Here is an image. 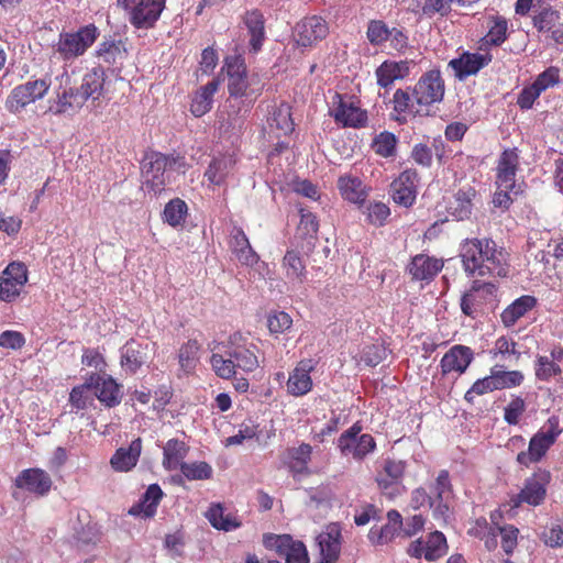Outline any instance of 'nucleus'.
Listing matches in <instances>:
<instances>
[{
    "label": "nucleus",
    "instance_id": "f257e3e1",
    "mask_svg": "<svg viewBox=\"0 0 563 563\" xmlns=\"http://www.w3.org/2000/svg\"><path fill=\"white\" fill-rule=\"evenodd\" d=\"M460 256L470 277L507 275V253L490 239H466L461 245Z\"/></svg>",
    "mask_w": 563,
    "mask_h": 563
},
{
    "label": "nucleus",
    "instance_id": "f03ea898",
    "mask_svg": "<svg viewBox=\"0 0 563 563\" xmlns=\"http://www.w3.org/2000/svg\"><path fill=\"white\" fill-rule=\"evenodd\" d=\"M185 166L184 158L179 156H168L158 152L146 154L142 164L145 190L154 196L162 194L173 181L174 174L185 173Z\"/></svg>",
    "mask_w": 563,
    "mask_h": 563
},
{
    "label": "nucleus",
    "instance_id": "7ed1b4c3",
    "mask_svg": "<svg viewBox=\"0 0 563 563\" xmlns=\"http://www.w3.org/2000/svg\"><path fill=\"white\" fill-rule=\"evenodd\" d=\"M228 76V92L231 98L244 99L250 108L262 93L264 84L255 73H249L245 59L241 55L225 57L224 67Z\"/></svg>",
    "mask_w": 563,
    "mask_h": 563
},
{
    "label": "nucleus",
    "instance_id": "20e7f679",
    "mask_svg": "<svg viewBox=\"0 0 563 563\" xmlns=\"http://www.w3.org/2000/svg\"><path fill=\"white\" fill-rule=\"evenodd\" d=\"M98 31L93 24L84 26L77 32H63L53 44V55L69 62L84 55L97 40Z\"/></svg>",
    "mask_w": 563,
    "mask_h": 563
},
{
    "label": "nucleus",
    "instance_id": "39448f33",
    "mask_svg": "<svg viewBox=\"0 0 563 563\" xmlns=\"http://www.w3.org/2000/svg\"><path fill=\"white\" fill-rule=\"evenodd\" d=\"M563 429L560 427L558 417H550L540 430L530 439L528 451L520 452L517 461L521 465L528 466L531 463L539 462L555 443Z\"/></svg>",
    "mask_w": 563,
    "mask_h": 563
},
{
    "label": "nucleus",
    "instance_id": "423d86ee",
    "mask_svg": "<svg viewBox=\"0 0 563 563\" xmlns=\"http://www.w3.org/2000/svg\"><path fill=\"white\" fill-rule=\"evenodd\" d=\"M51 87L49 78L30 79L15 86L5 99V108L13 114H19L27 106L42 100Z\"/></svg>",
    "mask_w": 563,
    "mask_h": 563
},
{
    "label": "nucleus",
    "instance_id": "0eeeda50",
    "mask_svg": "<svg viewBox=\"0 0 563 563\" xmlns=\"http://www.w3.org/2000/svg\"><path fill=\"white\" fill-rule=\"evenodd\" d=\"M551 481V474L547 470H538L523 482L519 493L509 498L510 508H519L522 505L538 507L542 505L547 497L548 485Z\"/></svg>",
    "mask_w": 563,
    "mask_h": 563
},
{
    "label": "nucleus",
    "instance_id": "6e6552de",
    "mask_svg": "<svg viewBox=\"0 0 563 563\" xmlns=\"http://www.w3.org/2000/svg\"><path fill=\"white\" fill-rule=\"evenodd\" d=\"M338 448L343 456L361 462L376 450V441L373 435L362 433V426L356 422L341 433Z\"/></svg>",
    "mask_w": 563,
    "mask_h": 563
},
{
    "label": "nucleus",
    "instance_id": "1a4fd4ad",
    "mask_svg": "<svg viewBox=\"0 0 563 563\" xmlns=\"http://www.w3.org/2000/svg\"><path fill=\"white\" fill-rule=\"evenodd\" d=\"M129 22L135 29L148 30L154 27L166 8V0H135L129 3Z\"/></svg>",
    "mask_w": 563,
    "mask_h": 563
},
{
    "label": "nucleus",
    "instance_id": "9d476101",
    "mask_svg": "<svg viewBox=\"0 0 563 563\" xmlns=\"http://www.w3.org/2000/svg\"><path fill=\"white\" fill-rule=\"evenodd\" d=\"M57 79L60 85L55 91V98L48 101L47 112L54 115L71 114L84 106V101L78 100L79 92L70 86V76L66 69Z\"/></svg>",
    "mask_w": 563,
    "mask_h": 563
},
{
    "label": "nucleus",
    "instance_id": "9b49d317",
    "mask_svg": "<svg viewBox=\"0 0 563 563\" xmlns=\"http://www.w3.org/2000/svg\"><path fill=\"white\" fill-rule=\"evenodd\" d=\"M444 96V80L438 69L424 73L415 85L413 97L418 106L428 111V107L442 101Z\"/></svg>",
    "mask_w": 563,
    "mask_h": 563
},
{
    "label": "nucleus",
    "instance_id": "f8f14e48",
    "mask_svg": "<svg viewBox=\"0 0 563 563\" xmlns=\"http://www.w3.org/2000/svg\"><path fill=\"white\" fill-rule=\"evenodd\" d=\"M27 283V268L21 262L10 263L0 275V300L14 301Z\"/></svg>",
    "mask_w": 563,
    "mask_h": 563
},
{
    "label": "nucleus",
    "instance_id": "ddd939ff",
    "mask_svg": "<svg viewBox=\"0 0 563 563\" xmlns=\"http://www.w3.org/2000/svg\"><path fill=\"white\" fill-rule=\"evenodd\" d=\"M330 115L334 118L336 123L350 128H362L367 121L366 111L361 109L358 102L341 95H335L333 98Z\"/></svg>",
    "mask_w": 563,
    "mask_h": 563
},
{
    "label": "nucleus",
    "instance_id": "4468645a",
    "mask_svg": "<svg viewBox=\"0 0 563 563\" xmlns=\"http://www.w3.org/2000/svg\"><path fill=\"white\" fill-rule=\"evenodd\" d=\"M264 545L274 549L279 556L285 559V563H309L306 545L288 534L266 536Z\"/></svg>",
    "mask_w": 563,
    "mask_h": 563
},
{
    "label": "nucleus",
    "instance_id": "2eb2a0df",
    "mask_svg": "<svg viewBox=\"0 0 563 563\" xmlns=\"http://www.w3.org/2000/svg\"><path fill=\"white\" fill-rule=\"evenodd\" d=\"M241 334L231 335L228 346H222L223 352L227 356L233 357L236 372L252 373L260 366V361L255 354L256 346L241 343Z\"/></svg>",
    "mask_w": 563,
    "mask_h": 563
},
{
    "label": "nucleus",
    "instance_id": "dca6fc26",
    "mask_svg": "<svg viewBox=\"0 0 563 563\" xmlns=\"http://www.w3.org/2000/svg\"><path fill=\"white\" fill-rule=\"evenodd\" d=\"M405 470L404 461L385 460L383 470L376 476V482L380 492L388 498L393 499L401 494Z\"/></svg>",
    "mask_w": 563,
    "mask_h": 563
},
{
    "label": "nucleus",
    "instance_id": "f3484780",
    "mask_svg": "<svg viewBox=\"0 0 563 563\" xmlns=\"http://www.w3.org/2000/svg\"><path fill=\"white\" fill-rule=\"evenodd\" d=\"M329 32L324 19L318 15L305 18L297 23L294 37L298 46L307 48L323 40Z\"/></svg>",
    "mask_w": 563,
    "mask_h": 563
},
{
    "label": "nucleus",
    "instance_id": "a211bd4d",
    "mask_svg": "<svg viewBox=\"0 0 563 563\" xmlns=\"http://www.w3.org/2000/svg\"><path fill=\"white\" fill-rule=\"evenodd\" d=\"M14 485L36 497H44L51 492L53 481L46 471L33 467L20 472L14 479Z\"/></svg>",
    "mask_w": 563,
    "mask_h": 563
},
{
    "label": "nucleus",
    "instance_id": "6ab92c4d",
    "mask_svg": "<svg viewBox=\"0 0 563 563\" xmlns=\"http://www.w3.org/2000/svg\"><path fill=\"white\" fill-rule=\"evenodd\" d=\"M448 551L446 539L440 531L431 532L427 540L418 539L408 548V554L412 558H424L427 561H435Z\"/></svg>",
    "mask_w": 563,
    "mask_h": 563
},
{
    "label": "nucleus",
    "instance_id": "aec40b11",
    "mask_svg": "<svg viewBox=\"0 0 563 563\" xmlns=\"http://www.w3.org/2000/svg\"><path fill=\"white\" fill-rule=\"evenodd\" d=\"M154 344L147 341H128L121 349V366L126 373L134 374L151 357Z\"/></svg>",
    "mask_w": 563,
    "mask_h": 563
},
{
    "label": "nucleus",
    "instance_id": "412c9836",
    "mask_svg": "<svg viewBox=\"0 0 563 563\" xmlns=\"http://www.w3.org/2000/svg\"><path fill=\"white\" fill-rule=\"evenodd\" d=\"M418 183L417 170H404L391 184L393 200L399 206L411 207L416 201Z\"/></svg>",
    "mask_w": 563,
    "mask_h": 563
},
{
    "label": "nucleus",
    "instance_id": "4be33fe9",
    "mask_svg": "<svg viewBox=\"0 0 563 563\" xmlns=\"http://www.w3.org/2000/svg\"><path fill=\"white\" fill-rule=\"evenodd\" d=\"M294 129L290 106L286 102L272 106L264 131L269 136L280 137L290 134Z\"/></svg>",
    "mask_w": 563,
    "mask_h": 563
},
{
    "label": "nucleus",
    "instance_id": "5701e85b",
    "mask_svg": "<svg viewBox=\"0 0 563 563\" xmlns=\"http://www.w3.org/2000/svg\"><path fill=\"white\" fill-rule=\"evenodd\" d=\"M320 560L317 563H334L341 552V528L338 523H330L317 537Z\"/></svg>",
    "mask_w": 563,
    "mask_h": 563
},
{
    "label": "nucleus",
    "instance_id": "b1692460",
    "mask_svg": "<svg viewBox=\"0 0 563 563\" xmlns=\"http://www.w3.org/2000/svg\"><path fill=\"white\" fill-rule=\"evenodd\" d=\"M533 24L540 32H551V37L563 44V21L559 10L551 5H540L533 16Z\"/></svg>",
    "mask_w": 563,
    "mask_h": 563
},
{
    "label": "nucleus",
    "instance_id": "393cba45",
    "mask_svg": "<svg viewBox=\"0 0 563 563\" xmlns=\"http://www.w3.org/2000/svg\"><path fill=\"white\" fill-rule=\"evenodd\" d=\"M88 385L96 397L107 407H114L121 401V386L107 375L95 374L88 378Z\"/></svg>",
    "mask_w": 563,
    "mask_h": 563
},
{
    "label": "nucleus",
    "instance_id": "a878e982",
    "mask_svg": "<svg viewBox=\"0 0 563 563\" xmlns=\"http://www.w3.org/2000/svg\"><path fill=\"white\" fill-rule=\"evenodd\" d=\"M106 71L101 66H96L85 73L80 87L77 88L78 100L84 103L91 99L99 100L104 95Z\"/></svg>",
    "mask_w": 563,
    "mask_h": 563
},
{
    "label": "nucleus",
    "instance_id": "bb28decb",
    "mask_svg": "<svg viewBox=\"0 0 563 563\" xmlns=\"http://www.w3.org/2000/svg\"><path fill=\"white\" fill-rule=\"evenodd\" d=\"M473 360L474 352L471 347L461 344L453 345L441 358V372L443 375L453 372L461 375L465 373Z\"/></svg>",
    "mask_w": 563,
    "mask_h": 563
},
{
    "label": "nucleus",
    "instance_id": "cd10ccee",
    "mask_svg": "<svg viewBox=\"0 0 563 563\" xmlns=\"http://www.w3.org/2000/svg\"><path fill=\"white\" fill-rule=\"evenodd\" d=\"M519 153L516 147L505 150L498 159L496 185L504 188L520 187L516 184Z\"/></svg>",
    "mask_w": 563,
    "mask_h": 563
},
{
    "label": "nucleus",
    "instance_id": "c85d7f7f",
    "mask_svg": "<svg viewBox=\"0 0 563 563\" xmlns=\"http://www.w3.org/2000/svg\"><path fill=\"white\" fill-rule=\"evenodd\" d=\"M492 60L489 53H463L459 58H454L450 62V66L453 68L455 76L459 79H465L468 76L477 74L482 68L487 66Z\"/></svg>",
    "mask_w": 563,
    "mask_h": 563
},
{
    "label": "nucleus",
    "instance_id": "c756f323",
    "mask_svg": "<svg viewBox=\"0 0 563 563\" xmlns=\"http://www.w3.org/2000/svg\"><path fill=\"white\" fill-rule=\"evenodd\" d=\"M313 366L310 361H301L290 372L287 380V391L295 396L300 397L307 395L312 389V379L310 372Z\"/></svg>",
    "mask_w": 563,
    "mask_h": 563
},
{
    "label": "nucleus",
    "instance_id": "7c9ffc66",
    "mask_svg": "<svg viewBox=\"0 0 563 563\" xmlns=\"http://www.w3.org/2000/svg\"><path fill=\"white\" fill-rule=\"evenodd\" d=\"M163 496L164 493L157 484L150 485L141 500L129 509V514L134 517L153 518Z\"/></svg>",
    "mask_w": 563,
    "mask_h": 563
},
{
    "label": "nucleus",
    "instance_id": "2f4dec72",
    "mask_svg": "<svg viewBox=\"0 0 563 563\" xmlns=\"http://www.w3.org/2000/svg\"><path fill=\"white\" fill-rule=\"evenodd\" d=\"M408 75L409 64L406 60H386L375 70L377 85L382 88H389L396 80L404 79Z\"/></svg>",
    "mask_w": 563,
    "mask_h": 563
},
{
    "label": "nucleus",
    "instance_id": "473e14b6",
    "mask_svg": "<svg viewBox=\"0 0 563 563\" xmlns=\"http://www.w3.org/2000/svg\"><path fill=\"white\" fill-rule=\"evenodd\" d=\"M402 516L399 511L391 509L387 512V523L380 528H372L369 540L374 543L385 544L394 540L401 533Z\"/></svg>",
    "mask_w": 563,
    "mask_h": 563
},
{
    "label": "nucleus",
    "instance_id": "72a5a7b5",
    "mask_svg": "<svg viewBox=\"0 0 563 563\" xmlns=\"http://www.w3.org/2000/svg\"><path fill=\"white\" fill-rule=\"evenodd\" d=\"M476 195V190L471 186L461 188L449 201L448 213L459 221L468 219Z\"/></svg>",
    "mask_w": 563,
    "mask_h": 563
},
{
    "label": "nucleus",
    "instance_id": "f704fd0d",
    "mask_svg": "<svg viewBox=\"0 0 563 563\" xmlns=\"http://www.w3.org/2000/svg\"><path fill=\"white\" fill-rule=\"evenodd\" d=\"M442 261L424 254H418L411 260L408 271L412 279L430 280L442 269Z\"/></svg>",
    "mask_w": 563,
    "mask_h": 563
},
{
    "label": "nucleus",
    "instance_id": "c9c22d12",
    "mask_svg": "<svg viewBox=\"0 0 563 563\" xmlns=\"http://www.w3.org/2000/svg\"><path fill=\"white\" fill-rule=\"evenodd\" d=\"M220 81L218 79H212L194 92L190 103V112L196 118H200L211 110L213 97L218 91Z\"/></svg>",
    "mask_w": 563,
    "mask_h": 563
},
{
    "label": "nucleus",
    "instance_id": "e433bc0d",
    "mask_svg": "<svg viewBox=\"0 0 563 563\" xmlns=\"http://www.w3.org/2000/svg\"><path fill=\"white\" fill-rule=\"evenodd\" d=\"M338 188L342 198L351 203L361 205L368 196L366 186L356 176H341L338 179Z\"/></svg>",
    "mask_w": 563,
    "mask_h": 563
},
{
    "label": "nucleus",
    "instance_id": "4c0bfd02",
    "mask_svg": "<svg viewBox=\"0 0 563 563\" xmlns=\"http://www.w3.org/2000/svg\"><path fill=\"white\" fill-rule=\"evenodd\" d=\"M141 451L142 441L137 438L128 448L118 449L111 457L110 464L118 472H128L136 465Z\"/></svg>",
    "mask_w": 563,
    "mask_h": 563
},
{
    "label": "nucleus",
    "instance_id": "58836bf2",
    "mask_svg": "<svg viewBox=\"0 0 563 563\" xmlns=\"http://www.w3.org/2000/svg\"><path fill=\"white\" fill-rule=\"evenodd\" d=\"M393 104L396 120L400 122L406 121L409 115L426 113V109L417 104L413 95L411 96L408 90L397 89L393 96Z\"/></svg>",
    "mask_w": 563,
    "mask_h": 563
},
{
    "label": "nucleus",
    "instance_id": "ea45409f",
    "mask_svg": "<svg viewBox=\"0 0 563 563\" xmlns=\"http://www.w3.org/2000/svg\"><path fill=\"white\" fill-rule=\"evenodd\" d=\"M244 24L250 35V45L254 53H257L263 45L265 38V20L262 12L252 10L245 13Z\"/></svg>",
    "mask_w": 563,
    "mask_h": 563
},
{
    "label": "nucleus",
    "instance_id": "a19ab883",
    "mask_svg": "<svg viewBox=\"0 0 563 563\" xmlns=\"http://www.w3.org/2000/svg\"><path fill=\"white\" fill-rule=\"evenodd\" d=\"M537 305V299L533 296L525 295L517 298L510 303L500 314L501 322L505 327L510 328L522 318L528 311L533 309Z\"/></svg>",
    "mask_w": 563,
    "mask_h": 563
},
{
    "label": "nucleus",
    "instance_id": "79ce46f5",
    "mask_svg": "<svg viewBox=\"0 0 563 563\" xmlns=\"http://www.w3.org/2000/svg\"><path fill=\"white\" fill-rule=\"evenodd\" d=\"M210 525L225 532L233 531L241 527V521L231 512H225L221 504H212L206 512Z\"/></svg>",
    "mask_w": 563,
    "mask_h": 563
},
{
    "label": "nucleus",
    "instance_id": "37998d69",
    "mask_svg": "<svg viewBox=\"0 0 563 563\" xmlns=\"http://www.w3.org/2000/svg\"><path fill=\"white\" fill-rule=\"evenodd\" d=\"M311 454L312 446L308 443H301L297 448H290L287 450L285 463L291 473L303 474L308 471Z\"/></svg>",
    "mask_w": 563,
    "mask_h": 563
},
{
    "label": "nucleus",
    "instance_id": "c03bdc74",
    "mask_svg": "<svg viewBox=\"0 0 563 563\" xmlns=\"http://www.w3.org/2000/svg\"><path fill=\"white\" fill-rule=\"evenodd\" d=\"M188 453V446L184 441L170 439L163 448V465L167 471H175L180 467Z\"/></svg>",
    "mask_w": 563,
    "mask_h": 563
},
{
    "label": "nucleus",
    "instance_id": "a18cd8bd",
    "mask_svg": "<svg viewBox=\"0 0 563 563\" xmlns=\"http://www.w3.org/2000/svg\"><path fill=\"white\" fill-rule=\"evenodd\" d=\"M501 519V512L495 510L490 514V521L495 526V534L500 536L501 548L505 553L510 554L514 552L518 544L519 530L512 525L500 526L499 520Z\"/></svg>",
    "mask_w": 563,
    "mask_h": 563
},
{
    "label": "nucleus",
    "instance_id": "49530a36",
    "mask_svg": "<svg viewBox=\"0 0 563 563\" xmlns=\"http://www.w3.org/2000/svg\"><path fill=\"white\" fill-rule=\"evenodd\" d=\"M234 164L235 161L230 154L214 157L209 164L205 176L211 184L221 185L233 169Z\"/></svg>",
    "mask_w": 563,
    "mask_h": 563
},
{
    "label": "nucleus",
    "instance_id": "de8ad7c7",
    "mask_svg": "<svg viewBox=\"0 0 563 563\" xmlns=\"http://www.w3.org/2000/svg\"><path fill=\"white\" fill-rule=\"evenodd\" d=\"M482 289L492 294L495 289V286L492 283L474 280L471 289L466 291L461 299V310L465 316L473 318L475 317L481 306V302L478 300V292Z\"/></svg>",
    "mask_w": 563,
    "mask_h": 563
},
{
    "label": "nucleus",
    "instance_id": "09e8293b",
    "mask_svg": "<svg viewBox=\"0 0 563 563\" xmlns=\"http://www.w3.org/2000/svg\"><path fill=\"white\" fill-rule=\"evenodd\" d=\"M98 57L109 65H121L128 52L122 41H106L97 49Z\"/></svg>",
    "mask_w": 563,
    "mask_h": 563
},
{
    "label": "nucleus",
    "instance_id": "8fccbe9b",
    "mask_svg": "<svg viewBox=\"0 0 563 563\" xmlns=\"http://www.w3.org/2000/svg\"><path fill=\"white\" fill-rule=\"evenodd\" d=\"M282 267L285 272V276L291 282L302 283L306 278V264L295 250H288L286 252Z\"/></svg>",
    "mask_w": 563,
    "mask_h": 563
},
{
    "label": "nucleus",
    "instance_id": "3c124183",
    "mask_svg": "<svg viewBox=\"0 0 563 563\" xmlns=\"http://www.w3.org/2000/svg\"><path fill=\"white\" fill-rule=\"evenodd\" d=\"M490 369L494 375L497 390L518 387L525 380L523 373L517 369L504 371L499 365H495Z\"/></svg>",
    "mask_w": 563,
    "mask_h": 563
},
{
    "label": "nucleus",
    "instance_id": "603ef678",
    "mask_svg": "<svg viewBox=\"0 0 563 563\" xmlns=\"http://www.w3.org/2000/svg\"><path fill=\"white\" fill-rule=\"evenodd\" d=\"M188 212L186 202L180 198L172 199L164 208L163 219L173 228L183 225Z\"/></svg>",
    "mask_w": 563,
    "mask_h": 563
},
{
    "label": "nucleus",
    "instance_id": "864d4df0",
    "mask_svg": "<svg viewBox=\"0 0 563 563\" xmlns=\"http://www.w3.org/2000/svg\"><path fill=\"white\" fill-rule=\"evenodd\" d=\"M468 534L485 541V547L488 550H494L497 547V539L495 534V526L489 525L485 518H478L468 529Z\"/></svg>",
    "mask_w": 563,
    "mask_h": 563
},
{
    "label": "nucleus",
    "instance_id": "5fc2aeb1",
    "mask_svg": "<svg viewBox=\"0 0 563 563\" xmlns=\"http://www.w3.org/2000/svg\"><path fill=\"white\" fill-rule=\"evenodd\" d=\"M533 368L536 378L541 382H549L562 373V368L549 355H537Z\"/></svg>",
    "mask_w": 563,
    "mask_h": 563
},
{
    "label": "nucleus",
    "instance_id": "6e6d98bb",
    "mask_svg": "<svg viewBox=\"0 0 563 563\" xmlns=\"http://www.w3.org/2000/svg\"><path fill=\"white\" fill-rule=\"evenodd\" d=\"M216 346L212 347L213 353L210 358L214 373L223 379L232 378L238 374L233 357L224 356L222 353L216 352Z\"/></svg>",
    "mask_w": 563,
    "mask_h": 563
},
{
    "label": "nucleus",
    "instance_id": "4d7b16f0",
    "mask_svg": "<svg viewBox=\"0 0 563 563\" xmlns=\"http://www.w3.org/2000/svg\"><path fill=\"white\" fill-rule=\"evenodd\" d=\"M199 344L196 340H189L187 343H185L178 354V361L180 368L185 373H190L195 369L197 363H198V351H199Z\"/></svg>",
    "mask_w": 563,
    "mask_h": 563
},
{
    "label": "nucleus",
    "instance_id": "13d9d810",
    "mask_svg": "<svg viewBox=\"0 0 563 563\" xmlns=\"http://www.w3.org/2000/svg\"><path fill=\"white\" fill-rule=\"evenodd\" d=\"M507 22L503 18H494L489 22V30L483 37V45H499L506 40Z\"/></svg>",
    "mask_w": 563,
    "mask_h": 563
},
{
    "label": "nucleus",
    "instance_id": "bf43d9fd",
    "mask_svg": "<svg viewBox=\"0 0 563 563\" xmlns=\"http://www.w3.org/2000/svg\"><path fill=\"white\" fill-rule=\"evenodd\" d=\"M183 475L189 481L208 479L212 475L211 466L206 462L183 463L179 467Z\"/></svg>",
    "mask_w": 563,
    "mask_h": 563
},
{
    "label": "nucleus",
    "instance_id": "052dcab7",
    "mask_svg": "<svg viewBox=\"0 0 563 563\" xmlns=\"http://www.w3.org/2000/svg\"><path fill=\"white\" fill-rule=\"evenodd\" d=\"M431 490L434 495L433 499L452 500L453 488L450 481L449 472L442 470L439 472L434 484L431 486Z\"/></svg>",
    "mask_w": 563,
    "mask_h": 563
},
{
    "label": "nucleus",
    "instance_id": "680f3d73",
    "mask_svg": "<svg viewBox=\"0 0 563 563\" xmlns=\"http://www.w3.org/2000/svg\"><path fill=\"white\" fill-rule=\"evenodd\" d=\"M397 139L390 132L379 133L373 141L374 152L383 157H390L395 154Z\"/></svg>",
    "mask_w": 563,
    "mask_h": 563
},
{
    "label": "nucleus",
    "instance_id": "e2e57ef3",
    "mask_svg": "<svg viewBox=\"0 0 563 563\" xmlns=\"http://www.w3.org/2000/svg\"><path fill=\"white\" fill-rule=\"evenodd\" d=\"M497 390L494 375L490 372L489 375L477 379L472 387L465 393V400L473 402L476 396H483L485 394Z\"/></svg>",
    "mask_w": 563,
    "mask_h": 563
},
{
    "label": "nucleus",
    "instance_id": "0e129e2a",
    "mask_svg": "<svg viewBox=\"0 0 563 563\" xmlns=\"http://www.w3.org/2000/svg\"><path fill=\"white\" fill-rule=\"evenodd\" d=\"M390 216V209L387 205L380 201L371 202L366 207V217L371 224L382 227L386 223Z\"/></svg>",
    "mask_w": 563,
    "mask_h": 563
},
{
    "label": "nucleus",
    "instance_id": "69168bd1",
    "mask_svg": "<svg viewBox=\"0 0 563 563\" xmlns=\"http://www.w3.org/2000/svg\"><path fill=\"white\" fill-rule=\"evenodd\" d=\"M388 25L379 20H373L368 23L367 26V40L374 46H380L388 40Z\"/></svg>",
    "mask_w": 563,
    "mask_h": 563
},
{
    "label": "nucleus",
    "instance_id": "338daca9",
    "mask_svg": "<svg viewBox=\"0 0 563 563\" xmlns=\"http://www.w3.org/2000/svg\"><path fill=\"white\" fill-rule=\"evenodd\" d=\"M560 84V73L556 67H549L537 76L532 85L540 93Z\"/></svg>",
    "mask_w": 563,
    "mask_h": 563
},
{
    "label": "nucleus",
    "instance_id": "774afa93",
    "mask_svg": "<svg viewBox=\"0 0 563 563\" xmlns=\"http://www.w3.org/2000/svg\"><path fill=\"white\" fill-rule=\"evenodd\" d=\"M292 324L291 317L284 311H276L269 314L267 327L273 334H280L290 329Z\"/></svg>",
    "mask_w": 563,
    "mask_h": 563
}]
</instances>
